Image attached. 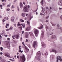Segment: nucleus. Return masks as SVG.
<instances>
[{
    "label": "nucleus",
    "instance_id": "f257e3e1",
    "mask_svg": "<svg viewBox=\"0 0 62 62\" xmlns=\"http://www.w3.org/2000/svg\"><path fill=\"white\" fill-rule=\"evenodd\" d=\"M30 6L29 5H25L24 7L23 10L25 12H28L29 10Z\"/></svg>",
    "mask_w": 62,
    "mask_h": 62
},
{
    "label": "nucleus",
    "instance_id": "f03ea898",
    "mask_svg": "<svg viewBox=\"0 0 62 62\" xmlns=\"http://www.w3.org/2000/svg\"><path fill=\"white\" fill-rule=\"evenodd\" d=\"M25 57L24 55L20 56V60L23 62L25 61Z\"/></svg>",
    "mask_w": 62,
    "mask_h": 62
},
{
    "label": "nucleus",
    "instance_id": "7ed1b4c3",
    "mask_svg": "<svg viewBox=\"0 0 62 62\" xmlns=\"http://www.w3.org/2000/svg\"><path fill=\"white\" fill-rule=\"evenodd\" d=\"M20 37V35L19 34H16V35H13V36H12V38H13V37L16 38V39H19V38Z\"/></svg>",
    "mask_w": 62,
    "mask_h": 62
},
{
    "label": "nucleus",
    "instance_id": "20e7f679",
    "mask_svg": "<svg viewBox=\"0 0 62 62\" xmlns=\"http://www.w3.org/2000/svg\"><path fill=\"white\" fill-rule=\"evenodd\" d=\"M57 57V62H58V59L60 61H62V59H61V57L60 56H59V57L57 56L56 57Z\"/></svg>",
    "mask_w": 62,
    "mask_h": 62
},
{
    "label": "nucleus",
    "instance_id": "39448f33",
    "mask_svg": "<svg viewBox=\"0 0 62 62\" xmlns=\"http://www.w3.org/2000/svg\"><path fill=\"white\" fill-rule=\"evenodd\" d=\"M35 34L36 37H37L38 35V33H39V30H35Z\"/></svg>",
    "mask_w": 62,
    "mask_h": 62
},
{
    "label": "nucleus",
    "instance_id": "423d86ee",
    "mask_svg": "<svg viewBox=\"0 0 62 62\" xmlns=\"http://www.w3.org/2000/svg\"><path fill=\"white\" fill-rule=\"evenodd\" d=\"M37 45V41H34L33 43V47L34 48H35V45Z\"/></svg>",
    "mask_w": 62,
    "mask_h": 62
},
{
    "label": "nucleus",
    "instance_id": "0eeeda50",
    "mask_svg": "<svg viewBox=\"0 0 62 62\" xmlns=\"http://www.w3.org/2000/svg\"><path fill=\"white\" fill-rule=\"evenodd\" d=\"M58 4L59 5L62 6V1L61 0H59L58 2Z\"/></svg>",
    "mask_w": 62,
    "mask_h": 62
},
{
    "label": "nucleus",
    "instance_id": "6e6552de",
    "mask_svg": "<svg viewBox=\"0 0 62 62\" xmlns=\"http://www.w3.org/2000/svg\"><path fill=\"white\" fill-rule=\"evenodd\" d=\"M36 55H37L38 57H39V56H40L41 54H40V52L39 51L37 53Z\"/></svg>",
    "mask_w": 62,
    "mask_h": 62
},
{
    "label": "nucleus",
    "instance_id": "1a4fd4ad",
    "mask_svg": "<svg viewBox=\"0 0 62 62\" xmlns=\"http://www.w3.org/2000/svg\"><path fill=\"white\" fill-rule=\"evenodd\" d=\"M30 28H31V26H29V27H27L26 28L25 31H29Z\"/></svg>",
    "mask_w": 62,
    "mask_h": 62
},
{
    "label": "nucleus",
    "instance_id": "9d476101",
    "mask_svg": "<svg viewBox=\"0 0 62 62\" xmlns=\"http://www.w3.org/2000/svg\"><path fill=\"white\" fill-rule=\"evenodd\" d=\"M4 54L5 55V56H8V57H10V55L8 53H5Z\"/></svg>",
    "mask_w": 62,
    "mask_h": 62
},
{
    "label": "nucleus",
    "instance_id": "9b49d317",
    "mask_svg": "<svg viewBox=\"0 0 62 62\" xmlns=\"http://www.w3.org/2000/svg\"><path fill=\"white\" fill-rule=\"evenodd\" d=\"M6 46L7 47H9L10 46V44L8 42H7L6 44Z\"/></svg>",
    "mask_w": 62,
    "mask_h": 62
},
{
    "label": "nucleus",
    "instance_id": "f8f14e48",
    "mask_svg": "<svg viewBox=\"0 0 62 62\" xmlns=\"http://www.w3.org/2000/svg\"><path fill=\"white\" fill-rule=\"evenodd\" d=\"M25 53H27V52H28V51H29V49H28L27 48H26V46H25Z\"/></svg>",
    "mask_w": 62,
    "mask_h": 62
},
{
    "label": "nucleus",
    "instance_id": "ddd939ff",
    "mask_svg": "<svg viewBox=\"0 0 62 62\" xmlns=\"http://www.w3.org/2000/svg\"><path fill=\"white\" fill-rule=\"evenodd\" d=\"M14 19H15V18L14 17H12L11 20V22H14Z\"/></svg>",
    "mask_w": 62,
    "mask_h": 62
},
{
    "label": "nucleus",
    "instance_id": "4468645a",
    "mask_svg": "<svg viewBox=\"0 0 62 62\" xmlns=\"http://www.w3.org/2000/svg\"><path fill=\"white\" fill-rule=\"evenodd\" d=\"M29 35V34L27 32L26 33V35H25V37L26 38H27L28 37V35Z\"/></svg>",
    "mask_w": 62,
    "mask_h": 62
},
{
    "label": "nucleus",
    "instance_id": "2eb2a0df",
    "mask_svg": "<svg viewBox=\"0 0 62 62\" xmlns=\"http://www.w3.org/2000/svg\"><path fill=\"white\" fill-rule=\"evenodd\" d=\"M29 33L30 36H33V34L32 32H30Z\"/></svg>",
    "mask_w": 62,
    "mask_h": 62
},
{
    "label": "nucleus",
    "instance_id": "dca6fc26",
    "mask_svg": "<svg viewBox=\"0 0 62 62\" xmlns=\"http://www.w3.org/2000/svg\"><path fill=\"white\" fill-rule=\"evenodd\" d=\"M20 5L21 8H22V7H23V4L22 3L20 2Z\"/></svg>",
    "mask_w": 62,
    "mask_h": 62
},
{
    "label": "nucleus",
    "instance_id": "f3484780",
    "mask_svg": "<svg viewBox=\"0 0 62 62\" xmlns=\"http://www.w3.org/2000/svg\"><path fill=\"white\" fill-rule=\"evenodd\" d=\"M27 24L29 25V26H30V22H28V21L27 20Z\"/></svg>",
    "mask_w": 62,
    "mask_h": 62
},
{
    "label": "nucleus",
    "instance_id": "a211bd4d",
    "mask_svg": "<svg viewBox=\"0 0 62 62\" xmlns=\"http://www.w3.org/2000/svg\"><path fill=\"white\" fill-rule=\"evenodd\" d=\"M9 26V24L7 23L6 24V25L5 26V27L6 28H8V27L7 26Z\"/></svg>",
    "mask_w": 62,
    "mask_h": 62
},
{
    "label": "nucleus",
    "instance_id": "6ab92c4d",
    "mask_svg": "<svg viewBox=\"0 0 62 62\" xmlns=\"http://www.w3.org/2000/svg\"><path fill=\"white\" fill-rule=\"evenodd\" d=\"M42 28H43V25H42L40 27L38 28L39 29H41Z\"/></svg>",
    "mask_w": 62,
    "mask_h": 62
},
{
    "label": "nucleus",
    "instance_id": "aec40b11",
    "mask_svg": "<svg viewBox=\"0 0 62 62\" xmlns=\"http://www.w3.org/2000/svg\"><path fill=\"white\" fill-rule=\"evenodd\" d=\"M19 22H18V24H17V26H21V24L20 23H19Z\"/></svg>",
    "mask_w": 62,
    "mask_h": 62
},
{
    "label": "nucleus",
    "instance_id": "412c9836",
    "mask_svg": "<svg viewBox=\"0 0 62 62\" xmlns=\"http://www.w3.org/2000/svg\"><path fill=\"white\" fill-rule=\"evenodd\" d=\"M52 52H54L55 53H56V51L55 50H54L53 49H52Z\"/></svg>",
    "mask_w": 62,
    "mask_h": 62
},
{
    "label": "nucleus",
    "instance_id": "4be33fe9",
    "mask_svg": "<svg viewBox=\"0 0 62 62\" xmlns=\"http://www.w3.org/2000/svg\"><path fill=\"white\" fill-rule=\"evenodd\" d=\"M21 25H22V26H23V28L25 27V24H23L22 23Z\"/></svg>",
    "mask_w": 62,
    "mask_h": 62
},
{
    "label": "nucleus",
    "instance_id": "5701e85b",
    "mask_svg": "<svg viewBox=\"0 0 62 62\" xmlns=\"http://www.w3.org/2000/svg\"><path fill=\"white\" fill-rule=\"evenodd\" d=\"M43 0H41V1L40 2L41 4V5H43Z\"/></svg>",
    "mask_w": 62,
    "mask_h": 62
},
{
    "label": "nucleus",
    "instance_id": "b1692460",
    "mask_svg": "<svg viewBox=\"0 0 62 62\" xmlns=\"http://www.w3.org/2000/svg\"><path fill=\"white\" fill-rule=\"evenodd\" d=\"M22 17H25V14L23 13H22Z\"/></svg>",
    "mask_w": 62,
    "mask_h": 62
},
{
    "label": "nucleus",
    "instance_id": "393cba45",
    "mask_svg": "<svg viewBox=\"0 0 62 62\" xmlns=\"http://www.w3.org/2000/svg\"><path fill=\"white\" fill-rule=\"evenodd\" d=\"M52 39H55V35H53L52 37Z\"/></svg>",
    "mask_w": 62,
    "mask_h": 62
},
{
    "label": "nucleus",
    "instance_id": "a878e982",
    "mask_svg": "<svg viewBox=\"0 0 62 62\" xmlns=\"http://www.w3.org/2000/svg\"><path fill=\"white\" fill-rule=\"evenodd\" d=\"M4 31H2V33H1V35L2 36H3V35H4Z\"/></svg>",
    "mask_w": 62,
    "mask_h": 62
},
{
    "label": "nucleus",
    "instance_id": "bb28decb",
    "mask_svg": "<svg viewBox=\"0 0 62 62\" xmlns=\"http://www.w3.org/2000/svg\"><path fill=\"white\" fill-rule=\"evenodd\" d=\"M9 30H10V29H6V31H9Z\"/></svg>",
    "mask_w": 62,
    "mask_h": 62
},
{
    "label": "nucleus",
    "instance_id": "cd10ccee",
    "mask_svg": "<svg viewBox=\"0 0 62 62\" xmlns=\"http://www.w3.org/2000/svg\"><path fill=\"white\" fill-rule=\"evenodd\" d=\"M19 52H20L21 53H23V51H21V50H19Z\"/></svg>",
    "mask_w": 62,
    "mask_h": 62
},
{
    "label": "nucleus",
    "instance_id": "c85d7f7f",
    "mask_svg": "<svg viewBox=\"0 0 62 62\" xmlns=\"http://www.w3.org/2000/svg\"><path fill=\"white\" fill-rule=\"evenodd\" d=\"M21 46H19V50H21Z\"/></svg>",
    "mask_w": 62,
    "mask_h": 62
},
{
    "label": "nucleus",
    "instance_id": "c756f323",
    "mask_svg": "<svg viewBox=\"0 0 62 62\" xmlns=\"http://www.w3.org/2000/svg\"><path fill=\"white\" fill-rule=\"evenodd\" d=\"M0 49L1 51H3V47H0Z\"/></svg>",
    "mask_w": 62,
    "mask_h": 62
},
{
    "label": "nucleus",
    "instance_id": "7c9ffc66",
    "mask_svg": "<svg viewBox=\"0 0 62 62\" xmlns=\"http://www.w3.org/2000/svg\"><path fill=\"white\" fill-rule=\"evenodd\" d=\"M4 18L6 20H8V17H5Z\"/></svg>",
    "mask_w": 62,
    "mask_h": 62
},
{
    "label": "nucleus",
    "instance_id": "2f4dec72",
    "mask_svg": "<svg viewBox=\"0 0 62 62\" xmlns=\"http://www.w3.org/2000/svg\"><path fill=\"white\" fill-rule=\"evenodd\" d=\"M7 6L8 7H10V5L8 4L7 5Z\"/></svg>",
    "mask_w": 62,
    "mask_h": 62
},
{
    "label": "nucleus",
    "instance_id": "473e14b6",
    "mask_svg": "<svg viewBox=\"0 0 62 62\" xmlns=\"http://www.w3.org/2000/svg\"><path fill=\"white\" fill-rule=\"evenodd\" d=\"M28 39H26V41H25L26 42H28Z\"/></svg>",
    "mask_w": 62,
    "mask_h": 62
},
{
    "label": "nucleus",
    "instance_id": "72a5a7b5",
    "mask_svg": "<svg viewBox=\"0 0 62 62\" xmlns=\"http://www.w3.org/2000/svg\"><path fill=\"white\" fill-rule=\"evenodd\" d=\"M4 36H5V37H7L8 36V35H4Z\"/></svg>",
    "mask_w": 62,
    "mask_h": 62
},
{
    "label": "nucleus",
    "instance_id": "f704fd0d",
    "mask_svg": "<svg viewBox=\"0 0 62 62\" xmlns=\"http://www.w3.org/2000/svg\"><path fill=\"white\" fill-rule=\"evenodd\" d=\"M10 10V9L9 8L7 9V11H9Z\"/></svg>",
    "mask_w": 62,
    "mask_h": 62
},
{
    "label": "nucleus",
    "instance_id": "c9c22d12",
    "mask_svg": "<svg viewBox=\"0 0 62 62\" xmlns=\"http://www.w3.org/2000/svg\"><path fill=\"white\" fill-rule=\"evenodd\" d=\"M23 40V38L22 37H21L20 38V40L21 41H22V40Z\"/></svg>",
    "mask_w": 62,
    "mask_h": 62
},
{
    "label": "nucleus",
    "instance_id": "e433bc0d",
    "mask_svg": "<svg viewBox=\"0 0 62 62\" xmlns=\"http://www.w3.org/2000/svg\"><path fill=\"white\" fill-rule=\"evenodd\" d=\"M12 28H13L11 26L10 27V28H9V29H11L12 30Z\"/></svg>",
    "mask_w": 62,
    "mask_h": 62
},
{
    "label": "nucleus",
    "instance_id": "4c0bfd02",
    "mask_svg": "<svg viewBox=\"0 0 62 62\" xmlns=\"http://www.w3.org/2000/svg\"><path fill=\"white\" fill-rule=\"evenodd\" d=\"M2 39V36L0 35V39Z\"/></svg>",
    "mask_w": 62,
    "mask_h": 62
},
{
    "label": "nucleus",
    "instance_id": "58836bf2",
    "mask_svg": "<svg viewBox=\"0 0 62 62\" xmlns=\"http://www.w3.org/2000/svg\"><path fill=\"white\" fill-rule=\"evenodd\" d=\"M23 3L24 5H25V3L24 2H23Z\"/></svg>",
    "mask_w": 62,
    "mask_h": 62
},
{
    "label": "nucleus",
    "instance_id": "ea45409f",
    "mask_svg": "<svg viewBox=\"0 0 62 62\" xmlns=\"http://www.w3.org/2000/svg\"><path fill=\"white\" fill-rule=\"evenodd\" d=\"M23 33H24V31H23L22 32V34H23Z\"/></svg>",
    "mask_w": 62,
    "mask_h": 62
},
{
    "label": "nucleus",
    "instance_id": "a19ab883",
    "mask_svg": "<svg viewBox=\"0 0 62 62\" xmlns=\"http://www.w3.org/2000/svg\"><path fill=\"white\" fill-rule=\"evenodd\" d=\"M18 28H21V29L22 28V27H19Z\"/></svg>",
    "mask_w": 62,
    "mask_h": 62
},
{
    "label": "nucleus",
    "instance_id": "79ce46f5",
    "mask_svg": "<svg viewBox=\"0 0 62 62\" xmlns=\"http://www.w3.org/2000/svg\"><path fill=\"white\" fill-rule=\"evenodd\" d=\"M19 55H17V58H19Z\"/></svg>",
    "mask_w": 62,
    "mask_h": 62
},
{
    "label": "nucleus",
    "instance_id": "37998d69",
    "mask_svg": "<svg viewBox=\"0 0 62 62\" xmlns=\"http://www.w3.org/2000/svg\"><path fill=\"white\" fill-rule=\"evenodd\" d=\"M22 44H23V45H24V46H25V45H24V42H22Z\"/></svg>",
    "mask_w": 62,
    "mask_h": 62
},
{
    "label": "nucleus",
    "instance_id": "c03bdc74",
    "mask_svg": "<svg viewBox=\"0 0 62 62\" xmlns=\"http://www.w3.org/2000/svg\"><path fill=\"white\" fill-rule=\"evenodd\" d=\"M7 39L8 40H10V39H9V38H8Z\"/></svg>",
    "mask_w": 62,
    "mask_h": 62
},
{
    "label": "nucleus",
    "instance_id": "a18cd8bd",
    "mask_svg": "<svg viewBox=\"0 0 62 62\" xmlns=\"http://www.w3.org/2000/svg\"><path fill=\"white\" fill-rule=\"evenodd\" d=\"M5 21V20H4V19H3V21H2L3 22H4Z\"/></svg>",
    "mask_w": 62,
    "mask_h": 62
},
{
    "label": "nucleus",
    "instance_id": "49530a36",
    "mask_svg": "<svg viewBox=\"0 0 62 62\" xmlns=\"http://www.w3.org/2000/svg\"><path fill=\"white\" fill-rule=\"evenodd\" d=\"M49 18V16H48L47 17H46V19L48 20V18Z\"/></svg>",
    "mask_w": 62,
    "mask_h": 62
},
{
    "label": "nucleus",
    "instance_id": "de8ad7c7",
    "mask_svg": "<svg viewBox=\"0 0 62 62\" xmlns=\"http://www.w3.org/2000/svg\"><path fill=\"white\" fill-rule=\"evenodd\" d=\"M0 7H1V8H2V5H0Z\"/></svg>",
    "mask_w": 62,
    "mask_h": 62
},
{
    "label": "nucleus",
    "instance_id": "09e8293b",
    "mask_svg": "<svg viewBox=\"0 0 62 62\" xmlns=\"http://www.w3.org/2000/svg\"><path fill=\"white\" fill-rule=\"evenodd\" d=\"M21 22H22L23 23L24 22V21L23 20H22Z\"/></svg>",
    "mask_w": 62,
    "mask_h": 62
},
{
    "label": "nucleus",
    "instance_id": "8fccbe9b",
    "mask_svg": "<svg viewBox=\"0 0 62 62\" xmlns=\"http://www.w3.org/2000/svg\"><path fill=\"white\" fill-rule=\"evenodd\" d=\"M0 54H1V55L2 54H3V53H2V52H1L0 53Z\"/></svg>",
    "mask_w": 62,
    "mask_h": 62
},
{
    "label": "nucleus",
    "instance_id": "3c124183",
    "mask_svg": "<svg viewBox=\"0 0 62 62\" xmlns=\"http://www.w3.org/2000/svg\"><path fill=\"white\" fill-rule=\"evenodd\" d=\"M59 9H60H60H62V8H60L59 7Z\"/></svg>",
    "mask_w": 62,
    "mask_h": 62
},
{
    "label": "nucleus",
    "instance_id": "603ef678",
    "mask_svg": "<svg viewBox=\"0 0 62 62\" xmlns=\"http://www.w3.org/2000/svg\"><path fill=\"white\" fill-rule=\"evenodd\" d=\"M49 8L48 7H46V9H48Z\"/></svg>",
    "mask_w": 62,
    "mask_h": 62
},
{
    "label": "nucleus",
    "instance_id": "864d4df0",
    "mask_svg": "<svg viewBox=\"0 0 62 62\" xmlns=\"http://www.w3.org/2000/svg\"><path fill=\"white\" fill-rule=\"evenodd\" d=\"M12 7L13 8H14V6L13 5H12Z\"/></svg>",
    "mask_w": 62,
    "mask_h": 62
},
{
    "label": "nucleus",
    "instance_id": "5fc2aeb1",
    "mask_svg": "<svg viewBox=\"0 0 62 62\" xmlns=\"http://www.w3.org/2000/svg\"><path fill=\"white\" fill-rule=\"evenodd\" d=\"M40 15H42V13H40Z\"/></svg>",
    "mask_w": 62,
    "mask_h": 62
},
{
    "label": "nucleus",
    "instance_id": "6e6d98bb",
    "mask_svg": "<svg viewBox=\"0 0 62 62\" xmlns=\"http://www.w3.org/2000/svg\"><path fill=\"white\" fill-rule=\"evenodd\" d=\"M51 0H47L48 2H50Z\"/></svg>",
    "mask_w": 62,
    "mask_h": 62
},
{
    "label": "nucleus",
    "instance_id": "4d7b16f0",
    "mask_svg": "<svg viewBox=\"0 0 62 62\" xmlns=\"http://www.w3.org/2000/svg\"><path fill=\"white\" fill-rule=\"evenodd\" d=\"M2 4L3 5V6H5V4L4 3H2Z\"/></svg>",
    "mask_w": 62,
    "mask_h": 62
},
{
    "label": "nucleus",
    "instance_id": "13d9d810",
    "mask_svg": "<svg viewBox=\"0 0 62 62\" xmlns=\"http://www.w3.org/2000/svg\"><path fill=\"white\" fill-rule=\"evenodd\" d=\"M28 15V14H26V16H27Z\"/></svg>",
    "mask_w": 62,
    "mask_h": 62
},
{
    "label": "nucleus",
    "instance_id": "bf43d9fd",
    "mask_svg": "<svg viewBox=\"0 0 62 62\" xmlns=\"http://www.w3.org/2000/svg\"><path fill=\"white\" fill-rule=\"evenodd\" d=\"M22 19H20V22H22Z\"/></svg>",
    "mask_w": 62,
    "mask_h": 62
},
{
    "label": "nucleus",
    "instance_id": "052dcab7",
    "mask_svg": "<svg viewBox=\"0 0 62 62\" xmlns=\"http://www.w3.org/2000/svg\"><path fill=\"white\" fill-rule=\"evenodd\" d=\"M0 18H2V16H0Z\"/></svg>",
    "mask_w": 62,
    "mask_h": 62
},
{
    "label": "nucleus",
    "instance_id": "680f3d73",
    "mask_svg": "<svg viewBox=\"0 0 62 62\" xmlns=\"http://www.w3.org/2000/svg\"><path fill=\"white\" fill-rule=\"evenodd\" d=\"M57 27H59V24H58L57 25Z\"/></svg>",
    "mask_w": 62,
    "mask_h": 62
},
{
    "label": "nucleus",
    "instance_id": "e2e57ef3",
    "mask_svg": "<svg viewBox=\"0 0 62 62\" xmlns=\"http://www.w3.org/2000/svg\"><path fill=\"white\" fill-rule=\"evenodd\" d=\"M46 22H48V20H46Z\"/></svg>",
    "mask_w": 62,
    "mask_h": 62
},
{
    "label": "nucleus",
    "instance_id": "0e129e2a",
    "mask_svg": "<svg viewBox=\"0 0 62 62\" xmlns=\"http://www.w3.org/2000/svg\"><path fill=\"white\" fill-rule=\"evenodd\" d=\"M14 25L15 27H16V24H14Z\"/></svg>",
    "mask_w": 62,
    "mask_h": 62
},
{
    "label": "nucleus",
    "instance_id": "69168bd1",
    "mask_svg": "<svg viewBox=\"0 0 62 62\" xmlns=\"http://www.w3.org/2000/svg\"><path fill=\"white\" fill-rule=\"evenodd\" d=\"M16 1H17V0H14V2H16Z\"/></svg>",
    "mask_w": 62,
    "mask_h": 62
},
{
    "label": "nucleus",
    "instance_id": "338daca9",
    "mask_svg": "<svg viewBox=\"0 0 62 62\" xmlns=\"http://www.w3.org/2000/svg\"><path fill=\"white\" fill-rule=\"evenodd\" d=\"M41 35H42V36H43V35H44V34H43V33H42V34H41Z\"/></svg>",
    "mask_w": 62,
    "mask_h": 62
},
{
    "label": "nucleus",
    "instance_id": "774afa93",
    "mask_svg": "<svg viewBox=\"0 0 62 62\" xmlns=\"http://www.w3.org/2000/svg\"><path fill=\"white\" fill-rule=\"evenodd\" d=\"M4 0H1V2H4Z\"/></svg>",
    "mask_w": 62,
    "mask_h": 62
}]
</instances>
